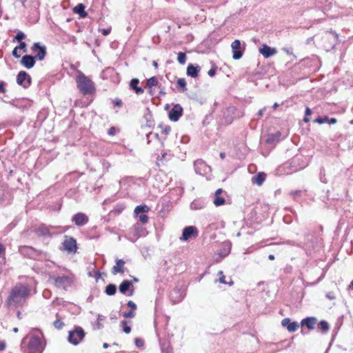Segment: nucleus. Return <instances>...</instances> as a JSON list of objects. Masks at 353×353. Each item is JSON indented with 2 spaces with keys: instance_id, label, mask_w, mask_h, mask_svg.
Instances as JSON below:
<instances>
[{
  "instance_id": "nucleus-62",
  "label": "nucleus",
  "mask_w": 353,
  "mask_h": 353,
  "mask_svg": "<svg viewBox=\"0 0 353 353\" xmlns=\"http://www.w3.org/2000/svg\"><path fill=\"white\" fill-rule=\"evenodd\" d=\"M170 131V127H166L163 130V132L165 134H168Z\"/></svg>"
},
{
  "instance_id": "nucleus-44",
  "label": "nucleus",
  "mask_w": 353,
  "mask_h": 353,
  "mask_svg": "<svg viewBox=\"0 0 353 353\" xmlns=\"http://www.w3.org/2000/svg\"><path fill=\"white\" fill-rule=\"evenodd\" d=\"M53 325L56 328L61 329L64 324L61 320L57 319L55 321H54Z\"/></svg>"
},
{
  "instance_id": "nucleus-23",
  "label": "nucleus",
  "mask_w": 353,
  "mask_h": 353,
  "mask_svg": "<svg viewBox=\"0 0 353 353\" xmlns=\"http://www.w3.org/2000/svg\"><path fill=\"white\" fill-rule=\"evenodd\" d=\"M134 183V179L130 176H125L119 181L120 188L127 190L131 184Z\"/></svg>"
},
{
  "instance_id": "nucleus-55",
  "label": "nucleus",
  "mask_w": 353,
  "mask_h": 353,
  "mask_svg": "<svg viewBox=\"0 0 353 353\" xmlns=\"http://www.w3.org/2000/svg\"><path fill=\"white\" fill-rule=\"evenodd\" d=\"M0 92H3V93L6 92L5 83L3 81H0Z\"/></svg>"
},
{
  "instance_id": "nucleus-1",
  "label": "nucleus",
  "mask_w": 353,
  "mask_h": 353,
  "mask_svg": "<svg viewBox=\"0 0 353 353\" xmlns=\"http://www.w3.org/2000/svg\"><path fill=\"white\" fill-rule=\"evenodd\" d=\"M30 295V287L28 284L17 283L11 290L7 299L9 305H23Z\"/></svg>"
},
{
  "instance_id": "nucleus-48",
  "label": "nucleus",
  "mask_w": 353,
  "mask_h": 353,
  "mask_svg": "<svg viewBox=\"0 0 353 353\" xmlns=\"http://www.w3.org/2000/svg\"><path fill=\"white\" fill-rule=\"evenodd\" d=\"M16 48H18V50H23V52H26V44L23 41L19 42V45Z\"/></svg>"
},
{
  "instance_id": "nucleus-25",
  "label": "nucleus",
  "mask_w": 353,
  "mask_h": 353,
  "mask_svg": "<svg viewBox=\"0 0 353 353\" xmlns=\"http://www.w3.org/2000/svg\"><path fill=\"white\" fill-rule=\"evenodd\" d=\"M265 174L263 172H259L257 174L254 175L252 178V182L254 184H256L258 185H261L265 179Z\"/></svg>"
},
{
  "instance_id": "nucleus-18",
  "label": "nucleus",
  "mask_w": 353,
  "mask_h": 353,
  "mask_svg": "<svg viewBox=\"0 0 353 353\" xmlns=\"http://www.w3.org/2000/svg\"><path fill=\"white\" fill-rule=\"evenodd\" d=\"M201 70V67L198 65H194L190 63L188 65L186 74L188 76L191 77L192 78H196L198 77L199 72Z\"/></svg>"
},
{
  "instance_id": "nucleus-50",
  "label": "nucleus",
  "mask_w": 353,
  "mask_h": 353,
  "mask_svg": "<svg viewBox=\"0 0 353 353\" xmlns=\"http://www.w3.org/2000/svg\"><path fill=\"white\" fill-rule=\"evenodd\" d=\"M290 319L288 318L283 319L281 321V325L284 327H286L290 323Z\"/></svg>"
},
{
  "instance_id": "nucleus-24",
  "label": "nucleus",
  "mask_w": 353,
  "mask_h": 353,
  "mask_svg": "<svg viewBox=\"0 0 353 353\" xmlns=\"http://www.w3.org/2000/svg\"><path fill=\"white\" fill-rule=\"evenodd\" d=\"M206 202L203 199H197L194 200L190 204V208L192 210H201L205 208Z\"/></svg>"
},
{
  "instance_id": "nucleus-59",
  "label": "nucleus",
  "mask_w": 353,
  "mask_h": 353,
  "mask_svg": "<svg viewBox=\"0 0 353 353\" xmlns=\"http://www.w3.org/2000/svg\"><path fill=\"white\" fill-rule=\"evenodd\" d=\"M265 111V108H263V109L260 110L257 114L259 117H262L263 115L264 112Z\"/></svg>"
},
{
  "instance_id": "nucleus-8",
  "label": "nucleus",
  "mask_w": 353,
  "mask_h": 353,
  "mask_svg": "<svg viewBox=\"0 0 353 353\" xmlns=\"http://www.w3.org/2000/svg\"><path fill=\"white\" fill-rule=\"evenodd\" d=\"M85 333L82 327L77 326L69 332L68 341L74 345H77L85 337Z\"/></svg>"
},
{
  "instance_id": "nucleus-42",
  "label": "nucleus",
  "mask_w": 353,
  "mask_h": 353,
  "mask_svg": "<svg viewBox=\"0 0 353 353\" xmlns=\"http://www.w3.org/2000/svg\"><path fill=\"white\" fill-rule=\"evenodd\" d=\"M25 37H26L25 34L23 32L19 31V32H17V35L15 36L14 39L21 42Z\"/></svg>"
},
{
  "instance_id": "nucleus-64",
  "label": "nucleus",
  "mask_w": 353,
  "mask_h": 353,
  "mask_svg": "<svg viewBox=\"0 0 353 353\" xmlns=\"http://www.w3.org/2000/svg\"><path fill=\"white\" fill-rule=\"evenodd\" d=\"M326 297L328 298L329 299H334V296H333L332 295H331L330 293H327L326 294Z\"/></svg>"
},
{
  "instance_id": "nucleus-39",
  "label": "nucleus",
  "mask_w": 353,
  "mask_h": 353,
  "mask_svg": "<svg viewBox=\"0 0 353 353\" xmlns=\"http://www.w3.org/2000/svg\"><path fill=\"white\" fill-rule=\"evenodd\" d=\"M61 205L62 202L61 201V199H57L55 201L54 206H50V208H51V209L54 211H59L61 209Z\"/></svg>"
},
{
  "instance_id": "nucleus-63",
  "label": "nucleus",
  "mask_w": 353,
  "mask_h": 353,
  "mask_svg": "<svg viewBox=\"0 0 353 353\" xmlns=\"http://www.w3.org/2000/svg\"><path fill=\"white\" fill-rule=\"evenodd\" d=\"M103 167L108 168L110 167V163L107 161H103Z\"/></svg>"
},
{
  "instance_id": "nucleus-57",
  "label": "nucleus",
  "mask_w": 353,
  "mask_h": 353,
  "mask_svg": "<svg viewBox=\"0 0 353 353\" xmlns=\"http://www.w3.org/2000/svg\"><path fill=\"white\" fill-rule=\"evenodd\" d=\"M114 106H119V107L121 106V105H122L121 100L117 99V100L114 101Z\"/></svg>"
},
{
  "instance_id": "nucleus-46",
  "label": "nucleus",
  "mask_w": 353,
  "mask_h": 353,
  "mask_svg": "<svg viewBox=\"0 0 353 353\" xmlns=\"http://www.w3.org/2000/svg\"><path fill=\"white\" fill-rule=\"evenodd\" d=\"M135 316L134 311H130L128 312H124L123 316L125 318H133Z\"/></svg>"
},
{
  "instance_id": "nucleus-5",
  "label": "nucleus",
  "mask_w": 353,
  "mask_h": 353,
  "mask_svg": "<svg viewBox=\"0 0 353 353\" xmlns=\"http://www.w3.org/2000/svg\"><path fill=\"white\" fill-rule=\"evenodd\" d=\"M45 345L41 341V337L36 335H32L28 339L26 348L24 353H42Z\"/></svg>"
},
{
  "instance_id": "nucleus-28",
  "label": "nucleus",
  "mask_w": 353,
  "mask_h": 353,
  "mask_svg": "<svg viewBox=\"0 0 353 353\" xmlns=\"http://www.w3.org/2000/svg\"><path fill=\"white\" fill-rule=\"evenodd\" d=\"M132 285V282L128 280L123 281L119 285V291L121 293L125 294L130 287Z\"/></svg>"
},
{
  "instance_id": "nucleus-38",
  "label": "nucleus",
  "mask_w": 353,
  "mask_h": 353,
  "mask_svg": "<svg viewBox=\"0 0 353 353\" xmlns=\"http://www.w3.org/2000/svg\"><path fill=\"white\" fill-rule=\"evenodd\" d=\"M329 120V117H327V116H324V117H317L316 119H314V123H317L319 124H323V123H327V121Z\"/></svg>"
},
{
  "instance_id": "nucleus-53",
  "label": "nucleus",
  "mask_w": 353,
  "mask_h": 353,
  "mask_svg": "<svg viewBox=\"0 0 353 353\" xmlns=\"http://www.w3.org/2000/svg\"><path fill=\"white\" fill-rule=\"evenodd\" d=\"M17 50H18V48H14L13 51H12V55L15 57V58H19L21 57V54H18L17 52Z\"/></svg>"
},
{
  "instance_id": "nucleus-40",
  "label": "nucleus",
  "mask_w": 353,
  "mask_h": 353,
  "mask_svg": "<svg viewBox=\"0 0 353 353\" xmlns=\"http://www.w3.org/2000/svg\"><path fill=\"white\" fill-rule=\"evenodd\" d=\"M121 325L123 327V332L126 334H129L131 331V328L130 326L126 325V321H122L121 322Z\"/></svg>"
},
{
  "instance_id": "nucleus-43",
  "label": "nucleus",
  "mask_w": 353,
  "mask_h": 353,
  "mask_svg": "<svg viewBox=\"0 0 353 353\" xmlns=\"http://www.w3.org/2000/svg\"><path fill=\"white\" fill-rule=\"evenodd\" d=\"M175 294H177L176 290H174L173 292H172L170 294V298L174 303H176L182 299V296H181V295H180L178 299H175V297L174 296Z\"/></svg>"
},
{
  "instance_id": "nucleus-16",
  "label": "nucleus",
  "mask_w": 353,
  "mask_h": 353,
  "mask_svg": "<svg viewBox=\"0 0 353 353\" xmlns=\"http://www.w3.org/2000/svg\"><path fill=\"white\" fill-rule=\"evenodd\" d=\"M225 196L226 193L221 188L216 190L214 193L213 203L216 206L224 205L225 203Z\"/></svg>"
},
{
  "instance_id": "nucleus-61",
  "label": "nucleus",
  "mask_w": 353,
  "mask_h": 353,
  "mask_svg": "<svg viewBox=\"0 0 353 353\" xmlns=\"http://www.w3.org/2000/svg\"><path fill=\"white\" fill-rule=\"evenodd\" d=\"M6 347V344L3 342H0V350H3Z\"/></svg>"
},
{
  "instance_id": "nucleus-34",
  "label": "nucleus",
  "mask_w": 353,
  "mask_h": 353,
  "mask_svg": "<svg viewBox=\"0 0 353 353\" xmlns=\"http://www.w3.org/2000/svg\"><path fill=\"white\" fill-rule=\"evenodd\" d=\"M299 323L297 322H291L289 323V325L287 326V330L290 332H295L299 328Z\"/></svg>"
},
{
  "instance_id": "nucleus-11",
  "label": "nucleus",
  "mask_w": 353,
  "mask_h": 353,
  "mask_svg": "<svg viewBox=\"0 0 353 353\" xmlns=\"http://www.w3.org/2000/svg\"><path fill=\"white\" fill-rule=\"evenodd\" d=\"M245 43H243V46H241V43L239 40H234L232 44L231 48L232 50V57L235 60L240 59L243 57V51L245 50Z\"/></svg>"
},
{
  "instance_id": "nucleus-21",
  "label": "nucleus",
  "mask_w": 353,
  "mask_h": 353,
  "mask_svg": "<svg viewBox=\"0 0 353 353\" xmlns=\"http://www.w3.org/2000/svg\"><path fill=\"white\" fill-rule=\"evenodd\" d=\"M316 322L317 319L315 317H307L301 321V325L306 326L309 330H313Z\"/></svg>"
},
{
  "instance_id": "nucleus-27",
  "label": "nucleus",
  "mask_w": 353,
  "mask_h": 353,
  "mask_svg": "<svg viewBox=\"0 0 353 353\" xmlns=\"http://www.w3.org/2000/svg\"><path fill=\"white\" fill-rule=\"evenodd\" d=\"M74 12L79 14L81 18H84L87 16V12L85 11V6L82 3H79L75 6Z\"/></svg>"
},
{
  "instance_id": "nucleus-56",
  "label": "nucleus",
  "mask_w": 353,
  "mask_h": 353,
  "mask_svg": "<svg viewBox=\"0 0 353 353\" xmlns=\"http://www.w3.org/2000/svg\"><path fill=\"white\" fill-rule=\"evenodd\" d=\"M111 29L107 28V29H103L102 30V34L105 36L108 35L110 33Z\"/></svg>"
},
{
  "instance_id": "nucleus-37",
  "label": "nucleus",
  "mask_w": 353,
  "mask_h": 353,
  "mask_svg": "<svg viewBox=\"0 0 353 353\" xmlns=\"http://www.w3.org/2000/svg\"><path fill=\"white\" fill-rule=\"evenodd\" d=\"M158 84V81L155 77H150L147 80V86L149 88H152V86H156Z\"/></svg>"
},
{
  "instance_id": "nucleus-10",
  "label": "nucleus",
  "mask_w": 353,
  "mask_h": 353,
  "mask_svg": "<svg viewBox=\"0 0 353 353\" xmlns=\"http://www.w3.org/2000/svg\"><path fill=\"white\" fill-rule=\"evenodd\" d=\"M31 49L37 60L43 61L45 59L47 54L46 46L41 45L39 42H37L33 44Z\"/></svg>"
},
{
  "instance_id": "nucleus-17",
  "label": "nucleus",
  "mask_w": 353,
  "mask_h": 353,
  "mask_svg": "<svg viewBox=\"0 0 353 353\" xmlns=\"http://www.w3.org/2000/svg\"><path fill=\"white\" fill-rule=\"evenodd\" d=\"M36 59L34 56L26 54L22 57L21 63L26 68L30 69L34 67Z\"/></svg>"
},
{
  "instance_id": "nucleus-22",
  "label": "nucleus",
  "mask_w": 353,
  "mask_h": 353,
  "mask_svg": "<svg viewBox=\"0 0 353 353\" xmlns=\"http://www.w3.org/2000/svg\"><path fill=\"white\" fill-rule=\"evenodd\" d=\"M125 208V205L123 203H117L114 209L111 210L108 214L109 219H113L116 215L121 214L124 209Z\"/></svg>"
},
{
  "instance_id": "nucleus-45",
  "label": "nucleus",
  "mask_w": 353,
  "mask_h": 353,
  "mask_svg": "<svg viewBox=\"0 0 353 353\" xmlns=\"http://www.w3.org/2000/svg\"><path fill=\"white\" fill-rule=\"evenodd\" d=\"M302 194L301 190H294L290 192V195L296 199V197L300 196Z\"/></svg>"
},
{
  "instance_id": "nucleus-51",
  "label": "nucleus",
  "mask_w": 353,
  "mask_h": 353,
  "mask_svg": "<svg viewBox=\"0 0 353 353\" xmlns=\"http://www.w3.org/2000/svg\"><path fill=\"white\" fill-rule=\"evenodd\" d=\"M108 134L110 136H114L116 134V128L114 127H111L108 132Z\"/></svg>"
},
{
  "instance_id": "nucleus-26",
  "label": "nucleus",
  "mask_w": 353,
  "mask_h": 353,
  "mask_svg": "<svg viewBox=\"0 0 353 353\" xmlns=\"http://www.w3.org/2000/svg\"><path fill=\"white\" fill-rule=\"evenodd\" d=\"M139 83V80L138 79H132L130 81V88L134 90L137 94H141L143 93L144 90L138 86V84Z\"/></svg>"
},
{
  "instance_id": "nucleus-7",
  "label": "nucleus",
  "mask_w": 353,
  "mask_h": 353,
  "mask_svg": "<svg viewBox=\"0 0 353 353\" xmlns=\"http://www.w3.org/2000/svg\"><path fill=\"white\" fill-rule=\"evenodd\" d=\"M194 171L197 174L203 176L207 180L211 179V167L206 164L203 159H197L194 162Z\"/></svg>"
},
{
  "instance_id": "nucleus-35",
  "label": "nucleus",
  "mask_w": 353,
  "mask_h": 353,
  "mask_svg": "<svg viewBox=\"0 0 353 353\" xmlns=\"http://www.w3.org/2000/svg\"><path fill=\"white\" fill-rule=\"evenodd\" d=\"M37 233L39 235H47L49 234V229L44 225H41L39 228L37 230Z\"/></svg>"
},
{
  "instance_id": "nucleus-52",
  "label": "nucleus",
  "mask_w": 353,
  "mask_h": 353,
  "mask_svg": "<svg viewBox=\"0 0 353 353\" xmlns=\"http://www.w3.org/2000/svg\"><path fill=\"white\" fill-rule=\"evenodd\" d=\"M216 74V68H211L208 72V74L210 76V77H214Z\"/></svg>"
},
{
  "instance_id": "nucleus-60",
  "label": "nucleus",
  "mask_w": 353,
  "mask_h": 353,
  "mask_svg": "<svg viewBox=\"0 0 353 353\" xmlns=\"http://www.w3.org/2000/svg\"><path fill=\"white\" fill-rule=\"evenodd\" d=\"M113 71H114V69L112 68H108L105 70L103 71V74H105L107 72H113Z\"/></svg>"
},
{
  "instance_id": "nucleus-47",
  "label": "nucleus",
  "mask_w": 353,
  "mask_h": 353,
  "mask_svg": "<svg viewBox=\"0 0 353 353\" xmlns=\"http://www.w3.org/2000/svg\"><path fill=\"white\" fill-rule=\"evenodd\" d=\"M218 274L221 275V276L219 278V282L221 283H224V284L227 283V282L225 280V276L223 275V271H219Z\"/></svg>"
},
{
  "instance_id": "nucleus-4",
  "label": "nucleus",
  "mask_w": 353,
  "mask_h": 353,
  "mask_svg": "<svg viewBox=\"0 0 353 353\" xmlns=\"http://www.w3.org/2000/svg\"><path fill=\"white\" fill-rule=\"evenodd\" d=\"M322 47L326 50H332L338 43V34L332 31H326L321 37Z\"/></svg>"
},
{
  "instance_id": "nucleus-36",
  "label": "nucleus",
  "mask_w": 353,
  "mask_h": 353,
  "mask_svg": "<svg viewBox=\"0 0 353 353\" xmlns=\"http://www.w3.org/2000/svg\"><path fill=\"white\" fill-rule=\"evenodd\" d=\"M177 60L179 63L181 65L185 63L186 61V54L184 52H180L178 53Z\"/></svg>"
},
{
  "instance_id": "nucleus-33",
  "label": "nucleus",
  "mask_w": 353,
  "mask_h": 353,
  "mask_svg": "<svg viewBox=\"0 0 353 353\" xmlns=\"http://www.w3.org/2000/svg\"><path fill=\"white\" fill-rule=\"evenodd\" d=\"M177 85L181 88V90L182 92H185L187 90L186 88V81L183 78H180L177 80Z\"/></svg>"
},
{
  "instance_id": "nucleus-19",
  "label": "nucleus",
  "mask_w": 353,
  "mask_h": 353,
  "mask_svg": "<svg viewBox=\"0 0 353 353\" xmlns=\"http://www.w3.org/2000/svg\"><path fill=\"white\" fill-rule=\"evenodd\" d=\"M259 52L265 58L270 57L276 53L275 48H272L265 44L262 46V47L259 49Z\"/></svg>"
},
{
  "instance_id": "nucleus-58",
  "label": "nucleus",
  "mask_w": 353,
  "mask_h": 353,
  "mask_svg": "<svg viewBox=\"0 0 353 353\" xmlns=\"http://www.w3.org/2000/svg\"><path fill=\"white\" fill-rule=\"evenodd\" d=\"M327 123L330 124H334L336 123V119L335 118H329Z\"/></svg>"
},
{
  "instance_id": "nucleus-41",
  "label": "nucleus",
  "mask_w": 353,
  "mask_h": 353,
  "mask_svg": "<svg viewBox=\"0 0 353 353\" xmlns=\"http://www.w3.org/2000/svg\"><path fill=\"white\" fill-rule=\"evenodd\" d=\"M312 114V111L310 110V108L307 107L305 108V117L303 118V121L305 122V123H307L309 122L310 121V119L308 118V116Z\"/></svg>"
},
{
  "instance_id": "nucleus-6",
  "label": "nucleus",
  "mask_w": 353,
  "mask_h": 353,
  "mask_svg": "<svg viewBox=\"0 0 353 353\" xmlns=\"http://www.w3.org/2000/svg\"><path fill=\"white\" fill-rule=\"evenodd\" d=\"M50 281L57 288L63 290H68L73 282V278L70 275L51 276Z\"/></svg>"
},
{
  "instance_id": "nucleus-20",
  "label": "nucleus",
  "mask_w": 353,
  "mask_h": 353,
  "mask_svg": "<svg viewBox=\"0 0 353 353\" xmlns=\"http://www.w3.org/2000/svg\"><path fill=\"white\" fill-rule=\"evenodd\" d=\"M124 265L125 261L123 259H117L116 265L112 269V273L114 275L118 273H124Z\"/></svg>"
},
{
  "instance_id": "nucleus-31",
  "label": "nucleus",
  "mask_w": 353,
  "mask_h": 353,
  "mask_svg": "<svg viewBox=\"0 0 353 353\" xmlns=\"http://www.w3.org/2000/svg\"><path fill=\"white\" fill-rule=\"evenodd\" d=\"M318 327L323 332H327L330 329V326L327 322L325 321H320V323L318 324Z\"/></svg>"
},
{
  "instance_id": "nucleus-49",
  "label": "nucleus",
  "mask_w": 353,
  "mask_h": 353,
  "mask_svg": "<svg viewBox=\"0 0 353 353\" xmlns=\"http://www.w3.org/2000/svg\"><path fill=\"white\" fill-rule=\"evenodd\" d=\"M128 306L130 307L132 311H134L137 309L136 304L132 301H129L128 302Z\"/></svg>"
},
{
  "instance_id": "nucleus-2",
  "label": "nucleus",
  "mask_w": 353,
  "mask_h": 353,
  "mask_svg": "<svg viewBox=\"0 0 353 353\" xmlns=\"http://www.w3.org/2000/svg\"><path fill=\"white\" fill-rule=\"evenodd\" d=\"M307 165V161L303 155L297 154L290 161L283 165V169L287 174L298 172Z\"/></svg>"
},
{
  "instance_id": "nucleus-14",
  "label": "nucleus",
  "mask_w": 353,
  "mask_h": 353,
  "mask_svg": "<svg viewBox=\"0 0 353 353\" xmlns=\"http://www.w3.org/2000/svg\"><path fill=\"white\" fill-rule=\"evenodd\" d=\"M198 236V230L194 226H188L183 229L181 240L188 241L191 238H194Z\"/></svg>"
},
{
  "instance_id": "nucleus-3",
  "label": "nucleus",
  "mask_w": 353,
  "mask_h": 353,
  "mask_svg": "<svg viewBox=\"0 0 353 353\" xmlns=\"http://www.w3.org/2000/svg\"><path fill=\"white\" fill-rule=\"evenodd\" d=\"M77 85L83 95L92 94L95 90L93 81L82 72H79L77 77Z\"/></svg>"
},
{
  "instance_id": "nucleus-12",
  "label": "nucleus",
  "mask_w": 353,
  "mask_h": 353,
  "mask_svg": "<svg viewBox=\"0 0 353 353\" xmlns=\"http://www.w3.org/2000/svg\"><path fill=\"white\" fill-rule=\"evenodd\" d=\"M31 82V77L25 71H20L17 75V83L23 88H29Z\"/></svg>"
},
{
  "instance_id": "nucleus-32",
  "label": "nucleus",
  "mask_w": 353,
  "mask_h": 353,
  "mask_svg": "<svg viewBox=\"0 0 353 353\" xmlns=\"http://www.w3.org/2000/svg\"><path fill=\"white\" fill-rule=\"evenodd\" d=\"M146 138L148 140V143H150L152 139L158 140L159 138L158 133H152V132H146Z\"/></svg>"
},
{
  "instance_id": "nucleus-13",
  "label": "nucleus",
  "mask_w": 353,
  "mask_h": 353,
  "mask_svg": "<svg viewBox=\"0 0 353 353\" xmlns=\"http://www.w3.org/2000/svg\"><path fill=\"white\" fill-rule=\"evenodd\" d=\"M62 245L63 249L69 253H75L77 252V241L72 237H68L66 236Z\"/></svg>"
},
{
  "instance_id": "nucleus-54",
  "label": "nucleus",
  "mask_w": 353,
  "mask_h": 353,
  "mask_svg": "<svg viewBox=\"0 0 353 353\" xmlns=\"http://www.w3.org/2000/svg\"><path fill=\"white\" fill-rule=\"evenodd\" d=\"M135 344L137 347H141L143 344V341L141 339H135Z\"/></svg>"
},
{
  "instance_id": "nucleus-15",
  "label": "nucleus",
  "mask_w": 353,
  "mask_h": 353,
  "mask_svg": "<svg viewBox=\"0 0 353 353\" xmlns=\"http://www.w3.org/2000/svg\"><path fill=\"white\" fill-rule=\"evenodd\" d=\"M183 108L180 104H176L169 112V119L172 121H177L182 116Z\"/></svg>"
},
{
  "instance_id": "nucleus-9",
  "label": "nucleus",
  "mask_w": 353,
  "mask_h": 353,
  "mask_svg": "<svg viewBox=\"0 0 353 353\" xmlns=\"http://www.w3.org/2000/svg\"><path fill=\"white\" fill-rule=\"evenodd\" d=\"M150 210V208L147 205H140L134 210V217L139 219V221H148L147 214Z\"/></svg>"
},
{
  "instance_id": "nucleus-29",
  "label": "nucleus",
  "mask_w": 353,
  "mask_h": 353,
  "mask_svg": "<svg viewBox=\"0 0 353 353\" xmlns=\"http://www.w3.org/2000/svg\"><path fill=\"white\" fill-rule=\"evenodd\" d=\"M117 287L114 284H109L105 288V293L109 296H112L116 293Z\"/></svg>"
},
{
  "instance_id": "nucleus-30",
  "label": "nucleus",
  "mask_w": 353,
  "mask_h": 353,
  "mask_svg": "<svg viewBox=\"0 0 353 353\" xmlns=\"http://www.w3.org/2000/svg\"><path fill=\"white\" fill-rule=\"evenodd\" d=\"M71 221H88V217L82 212H79L74 214Z\"/></svg>"
}]
</instances>
